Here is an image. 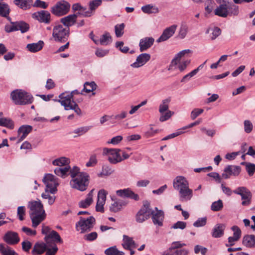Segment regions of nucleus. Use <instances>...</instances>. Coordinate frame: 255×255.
I'll return each mask as SVG.
<instances>
[{"label": "nucleus", "mask_w": 255, "mask_h": 255, "mask_svg": "<svg viewBox=\"0 0 255 255\" xmlns=\"http://www.w3.org/2000/svg\"><path fill=\"white\" fill-rule=\"evenodd\" d=\"M69 174L72 178L70 183L73 188L81 191H84L87 189L89 183L90 177L87 173L81 172L79 167L74 166L70 170Z\"/></svg>", "instance_id": "f257e3e1"}, {"label": "nucleus", "mask_w": 255, "mask_h": 255, "mask_svg": "<svg viewBox=\"0 0 255 255\" xmlns=\"http://www.w3.org/2000/svg\"><path fill=\"white\" fill-rule=\"evenodd\" d=\"M28 207L30 209L29 215L32 227L36 228L46 218V215L43 205L40 201H33L28 203Z\"/></svg>", "instance_id": "f03ea898"}, {"label": "nucleus", "mask_w": 255, "mask_h": 255, "mask_svg": "<svg viewBox=\"0 0 255 255\" xmlns=\"http://www.w3.org/2000/svg\"><path fill=\"white\" fill-rule=\"evenodd\" d=\"M10 98L16 105H25L33 102V97L29 93L22 89H16L10 94Z\"/></svg>", "instance_id": "7ed1b4c3"}, {"label": "nucleus", "mask_w": 255, "mask_h": 255, "mask_svg": "<svg viewBox=\"0 0 255 255\" xmlns=\"http://www.w3.org/2000/svg\"><path fill=\"white\" fill-rule=\"evenodd\" d=\"M59 99L57 100L62 106L64 107L65 110H72L78 115H81V110L78 105L74 101L72 95L69 94V92H65L60 94L59 96Z\"/></svg>", "instance_id": "20e7f679"}, {"label": "nucleus", "mask_w": 255, "mask_h": 255, "mask_svg": "<svg viewBox=\"0 0 255 255\" xmlns=\"http://www.w3.org/2000/svg\"><path fill=\"white\" fill-rule=\"evenodd\" d=\"M95 222V219L93 216L87 219L80 217V220L76 224V230L81 234L89 232L93 229Z\"/></svg>", "instance_id": "39448f33"}, {"label": "nucleus", "mask_w": 255, "mask_h": 255, "mask_svg": "<svg viewBox=\"0 0 255 255\" xmlns=\"http://www.w3.org/2000/svg\"><path fill=\"white\" fill-rule=\"evenodd\" d=\"M69 35V28H64L62 25H56L53 28L52 35L56 41L65 42Z\"/></svg>", "instance_id": "423d86ee"}, {"label": "nucleus", "mask_w": 255, "mask_h": 255, "mask_svg": "<svg viewBox=\"0 0 255 255\" xmlns=\"http://www.w3.org/2000/svg\"><path fill=\"white\" fill-rule=\"evenodd\" d=\"M70 4L64 0L59 1L51 8V12L57 16L66 14L70 8Z\"/></svg>", "instance_id": "0eeeda50"}, {"label": "nucleus", "mask_w": 255, "mask_h": 255, "mask_svg": "<svg viewBox=\"0 0 255 255\" xmlns=\"http://www.w3.org/2000/svg\"><path fill=\"white\" fill-rule=\"evenodd\" d=\"M152 210L150 208V203L145 201L143 203V206L136 213L135 215V221L139 223H142L148 219L151 214Z\"/></svg>", "instance_id": "6e6552de"}, {"label": "nucleus", "mask_w": 255, "mask_h": 255, "mask_svg": "<svg viewBox=\"0 0 255 255\" xmlns=\"http://www.w3.org/2000/svg\"><path fill=\"white\" fill-rule=\"evenodd\" d=\"M121 151L119 148H107L103 149V154L108 156V161L112 164H116L122 161Z\"/></svg>", "instance_id": "1a4fd4ad"}, {"label": "nucleus", "mask_w": 255, "mask_h": 255, "mask_svg": "<svg viewBox=\"0 0 255 255\" xmlns=\"http://www.w3.org/2000/svg\"><path fill=\"white\" fill-rule=\"evenodd\" d=\"M233 192L241 196L243 200L242 205L244 206H247L251 204L252 194L249 189L244 186L239 187L233 191Z\"/></svg>", "instance_id": "9d476101"}, {"label": "nucleus", "mask_w": 255, "mask_h": 255, "mask_svg": "<svg viewBox=\"0 0 255 255\" xmlns=\"http://www.w3.org/2000/svg\"><path fill=\"white\" fill-rule=\"evenodd\" d=\"M43 181L46 185L45 190L54 194L57 191V187L59 185L57 179L51 174H47L43 179Z\"/></svg>", "instance_id": "9b49d317"}, {"label": "nucleus", "mask_w": 255, "mask_h": 255, "mask_svg": "<svg viewBox=\"0 0 255 255\" xmlns=\"http://www.w3.org/2000/svg\"><path fill=\"white\" fill-rule=\"evenodd\" d=\"M241 171V168L239 166L230 165L226 166L224 169V172L222 174L223 178L227 179L231 176H237Z\"/></svg>", "instance_id": "f8f14e48"}, {"label": "nucleus", "mask_w": 255, "mask_h": 255, "mask_svg": "<svg viewBox=\"0 0 255 255\" xmlns=\"http://www.w3.org/2000/svg\"><path fill=\"white\" fill-rule=\"evenodd\" d=\"M32 17L40 22L49 24L51 22V14L47 10H40L32 14Z\"/></svg>", "instance_id": "ddd939ff"}, {"label": "nucleus", "mask_w": 255, "mask_h": 255, "mask_svg": "<svg viewBox=\"0 0 255 255\" xmlns=\"http://www.w3.org/2000/svg\"><path fill=\"white\" fill-rule=\"evenodd\" d=\"M107 194V192L104 189L100 190L99 191L96 206V210L97 212H104V205L105 204Z\"/></svg>", "instance_id": "4468645a"}, {"label": "nucleus", "mask_w": 255, "mask_h": 255, "mask_svg": "<svg viewBox=\"0 0 255 255\" xmlns=\"http://www.w3.org/2000/svg\"><path fill=\"white\" fill-rule=\"evenodd\" d=\"M3 240L8 245H15L19 243L20 238L17 233L8 231L3 236Z\"/></svg>", "instance_id": "2eb2a0df"}, {"label": "nucleus", "mask_w": 255, "mask_h": 255, "mask_svg": "<svg viewBox=\"0 0 255 255\" xmlns=\"http://www.w3.org/2000/svg\"><path fill=\"white\" fill-rule=\"evenodd\" d=\"M189 187V182L183 176H177L173 181V187L178 191Z\"/></svg>", "instance_id": "dca6fc26"}, {"label": "nucleus", "mask_w": 255, "mask_h": 255, "mask_svg": "<svg viewBox=\"0 0 255 255\" xmlns=\"http://www.w3.org/2000/svg\"><path fill=\"white\" fill-rule=\"evenodd\" d=\"M177 28L176 25H172L166 28L163 32L161 35L157 40V42H161L167 40L170 38L175 33Z\"/></svg>", "instance_id": "f3484780"}, {"label": "nucleus", "mask_w": 255, "mask_h": 255, "mask_svg": "<svg viewBox=\"0 0 255 255\" xmlns=\"http://www.w3.org/2000/svg\"><path fill=\"white\" fill-rule=\"evenodd\" d=\"M155 209L156 212L155 213L152 211V213L151 214L152 222L155 225L161 227L163 225L164 217V212L162 210H158L157 207Z\"/></svg>", "instance_id": "a211bd4d"}, {"label": "nucleus", "mask_w": 255, "mask_h": 255, "mask_svg": "<svg viewBox=\"0 0 255 255\" xmlns=\"http://www.w3.org/2000/svg\"><path fill=\"white\" fill-rule=\"evenodd\" d=\"M150 59V55L148 53H142L137 56L136 61L131 64L133 68H138L144 65Z\"/></svg>", "instance_id": "6ab92c4d"}, {"label": "nucleus", "mask_w": 255, "mask_h": 255, "mask_svg": "<svg viewBox=\"0 0 255 255\" xmlns=\"http://www.w3.org/2000/svg\"><path fill=\"white\" fill-rule=\"evenodd\" d=\"M154 41V38L151 37H146L141 39L139 43L140 51H146L153 45Z\"/></svg>", "instance_id": "aec40b11"}, {"label": "nucleus", "mask_w": 255, "mask_h": 255, "mask_svg": "<svg viewBox=\"0 0 255 255\" xmlns=\"http://www.w3.org/2000/svg\"><path fill=\"white\" fill-rule=\"evenodd\" d=\"M178 192L180 200L181 202L188 201L190 200L192 198L193 191L192 189H190L189 187L180 190Z\"/></svg>", "instance_id": "412c9836"}, {"label": "nucleus", "mask_w": 255, "mask_h": 255, "mask_svg": "<svg viewBox=\"0 0 255 255\" xmlns=\"http://www.w3.org/2000/svg\"><path fill=\"white\" fill-rule=\"evenodd\" d=\"M47 249V245L43 242L36 243L31 251L32 255H40L43 254Z\"/></svg>", "instance_id": "4be33fe9"}, {"label": "nucleus", "mask_w": 255, "mask_h": 255, "mask_svg": "<svg viewBox=\"0 0 255 255\" xmlns=\"http://www.w3.org/2000/svg\"><path fill=\"white\" fill-rule=\"evenodd\" d=\"M32 129V127L29 125H23L18 130V134L19 137L18 142L23 140Z\"/></svg>", "instance_id": "5701e85b"}, {"label": "nucleus", "mask_w": 255, "mask_h": 255, "mask_svg": "<svg viewBox=\"0 0 255 255\" xmlns=\"http://www.w3.org/2000/svg\"><path fill=\"white\" fill-rule=\"evenodd\" d=\"M77 18V14H70L61 18L60 22L64 26H67L66 28H69L70 26L73 25L75 23Z\"/></svg>", "instance_id": "b1692460"}, {"label": "nucleus", "mask_w": 255, "mask_h": 255, "mask_svg": "<svg viewBox=\"0 0 255 255\" xmlns=\"http://www.w3.org/2000/svg\"><path fill=\"white\" fill-rule=\"evenodd\" d=\"M228 3L224 2L217 6L215 10V14L222 17L228 16Z\"/></svg>", "instance_id": "393cba45"}, {"label": "nucleus", "mask_w": 255, "mask_h": 255, "mask_svg": "<svg viewBox=\"0 0 255 255\" xmlns=\"http://www.w3.org/2000/svg\"><path fill=\"white\" fill-rule=\"evenodd\" d=\"M225 225L223 224H218L215 225L212 233V237L215 238H220L223 236Z\"/></svg>", "instance_id": "a878e982"}, {"label": "nucleus", "mask_w": 255, "mask_h": 255, "mask_svg": "<svg viewBox=\"0 0 255 255\" xmlns=\"http://www.w3.org/2000/svg\"><path fill=\"white\" fill-rule=\"evenodd\" d=\"M14 3L23 10L30 9L32 5V0H14Z\"/></svg>", "instance_id": "bb28decb"}, {"label": "nucleus", "mask_w": 255, "mask_h": 255, "mask_svg": "<svg viewBox=\"0 0 255 255\" xmlns=\"http://www.w3.org/2000/svg\"><path fill=\"white\" fill-rule=\"evenodd\" d=\"M94 189H92L87 195L85 199L81 200L79 203V206L82 208L88 207L93 202Z\"/></svg>", "instance_id": "cd10ccee"}, {"label": "nucleus", "mask_w": 255, "mask_h": 255, "mask_svg": "<svg viewBox=\"0 0 255 255\" xmlns=\"http://www.w3.org/2000/svg\"><path fill=\"white\" fill-rule=\"evenodd\" d=\"M55 242L62 243V240L58 234V233L55 231H51V232L44 238V241L47 244H48L50 241Z\"/></svg>", "instance_id": "c85d7f7f"}, {"label": "nucleus", "mask_w": 255, "mask_h": 255, "mask_svg": "<svg viewBox=\"0 0 255 255\" xmlns=\"http://www.w3.org/2000/svg\"><path fill=\"white\" fill-rule=\"evenodd\" d=\"M43 46V41L39 40L37 43L28 44L26 46V48L29 51L32 53H35L41 50Z\"/></svg>", "instance_id": "c756f323"}, {"label": "nucleus", "mask_w": 255, "mask_h": 255, "mask_svg": "<svg viewBox=\"0 0 255 255\" xmlns=\"http://www.w3.org/2000/svg\"><path fill=\"white\" fill-rule=\"evenodd\" d=\"M123 242L122 246L126 250H130V248H135L136 247V245L132 238L128 236L124 235Z\"/></svg>", "instance_id": "7c9ffc66"}, {"label": "nucleus", "mask_w": 255, "mask_h": 255, "mask_svg": "<svg viewBox=\"0 0 255 255\" xmlns=\"http://www.w3.org/2000/svg\"><path fill=\"white\" fill-rule=\"evenodd\" d=\"M243 244L248 248H255V235H246L243 239Z\"/></svg>", "instance_id": "2f4dec72"}, {"label": "nucleus", "mask_w": 255, "mask_h": 255, "mask_svg": "<svg viewBox=\"0 0 255 255\" xmlns=\"http://www.w3.org/2000/svg\"><path fill=\"white\" fill-rule=\"evenodd\" d=\"M191 52L192 51L190 49H185L180 51L175 55V58L172 60L171 66L177 65L182 57L186 56Z\"/></svg>", "instance_id": "473e14b6"}, {"label": "nucleus", "mask_w": 255, "mask_h": 255, "mask_svg": "<svg viewBox=\"0 0 255 255\" xmlns=\"http://www.w3.org/2000/svg\"><path fill=\"white\" fill-rule=\"evenodd\" d=\"M188 251L185 249H176L170 248L162 254V255H186Z\"/></svg>", "instance_id": "72a5a7b5"}, {"label": "nucleus", "mask_w": 255, "mask_h": 255, "mask_svg": "<svg viewBox=\"0 0 255 255\" xmlns=\"http://www.w3.org/2000/svg\"><path fill=\"white\" fill-rule=\"evenodd\" d=\"M0 253L2 255H18L10 247L3 244H0Z\"/></svg>", "instance_id": "f704fd0d"}, {"label": "nucleus", "mask_w": 255, "mask_h": 255, "mask_svg": "<svg viewBox=\"0 0 255 255\" xmlns=\"http://www.w3.org/2000/svg\"><path fill=\"white\" fill-rule=\"evenodd\" d=\"M128 116V113L126 111H122L119 114L111 116L112 123H117L120 122L124 119H125Z\"/></svg>", "instance_id": "c9c22d12"}, {"label": "nucleus", "mask_w": 255, "mask_h": 255, "mask_svg": "<svg viewBox=\"0 0 255 255\" xmlns=\"http://www.w3.org/2000/svg\"><path fill=\"white\" fill-rule=\"evenodd\" d=\"M228 16H236L239 13V6L228 2Z\"/></svg>", "instance_id": "e433bc0d"}, {"label": "nucleus", "mask_w": 255, "mask_h": 255, "mask_svg": "<svg viewBox=\"0 0 255 255\" xmlns=\"http://www.w3.org/2000/svg\"><path fill=\"white\" fill-rule=\"evenodd\" d=\"M70 163L69 158L65 157H61L55 159L52 161V164L55 166H63L64 165L68 166L67 165Z\"/></svg>", "instance_id": "4c0bfd02"}, {"label": "nucleus", "mask_w": 255, "mask_h": 255, "mask_svg": "<svg viewBox=\"0 0 255 255\" xmlns=\"http://www.w3.org/2000/svg\"><path fill=\"white\" fill-rule=\"evenodd\" d=\"M141 10L144 13L148 14L157 13L159 12L158 8L151 4H147L142 6Z\"/></svg>", "instance_id": "58836bf2"}, {"label": "nucleus", "mask_w": 255, "mask_h": 255, "mask_svg": "<svg viewBox=\"0 0 255 255\" xmlns=\"http://www.w3.org/2000/svg\"><path fill=\"white\" fill-rule=\"evenodd\" d=\"M16 28L18 30H20L21 33H25L27 32L29 29V24L23 21H19L15 22Z\"/></svg>", "instance_id": "ea45409f"}, {"label": "nucleus", "mask_w": 255, "mask_h": 255, "mask_svg": "<svg viewBox=\"0 0 255 255\" xmlns=\"http://www.w3.org/2000/svg\"><path fill=\"white\" fill-rule=\"evenodd\" d=\"M70 166H66L62 167H57L54 170L55 173L60 177H65L68 172H70Z\"/></svg>", "instance_id": "a19ab883"}, {"label": "nucleus", "mask_w": 255, "mask_h": 255, "mask_svg": "<svg viewBox=\"0 0 255 255\" xmlns=\"http://www.w3.org/2000/svg\"><path fill=\"white\" fill-rule=\"evenodd\" d=\"M126 203L124 202L116 201L110 206V210L113 212H118L121 210L123 206H126Z\"/></svg>", "instance_id": "79ce46f5"}, {"label": "nucleus", "mask_w": 255, "mask_h": 255, "mask_svg": "<svg viewBox=\"0 0 255 255\" xmlns=\"http://www.w3.org/2000/svg\"><path fill=\"white\" fill-rule=\"evenodd\" d=\"M106 255H124V253L118 250L116 246L111 247L105 251Z\"/></svg>", "instance_id": "37998d69"}, {"label": "nucleus", "mask_w": 255, "mask_h": 255, "mask_svg": "<svg viewBox=\"0 0 255 255\" xmlns=\"http://www.w3.org/2000/svg\"><path fill=\"white\" fill-rule=\"evenodd\" d=\"M0 126L5 127L10 129L14 128L13 122L10 119L0 118Z\"/></svg>", "instance_id": "c03bdc74"}, {"label": "nucleus", "mask_w": 255, "mask_h": 255, "mask_svg": "<svg viewBox=\"0 0 255 255\" xmlns=\"http://www.w3.org/2000/svg\"><path fill=\"white\" fill-rule=\"evenodd\" d=\"M101 45H107L112 41V37L109 32H106L102 35L100 39Z\"/></svg>", "instance_id": "a18cd8bd"}, {"label": "nucleus", "mask_w": 255, "mask_h": 255, "mask_svg": "<svg viewBox=\"0 0 255 255\" xmlns=\"http://www.w3.org/2000/svg\"><path fill=\"white\" fill-rule=\"evenodd\" d=\"M170 102L169 98L166 99L162 101L161 104L159 107V112L160 114H162L166 111H168L169 104Z\"/></svg>", "instance_id": "49530a36"}, {"label": "nucleus", "mask_w": 255, "mask_h": 255, "mask_svg": "<svg viewBox=\"0 0 255 255\" xmlns=\"http://www.w3.org/2000/svg\"><path fill=\"white\" fill-rule=\"evenodd\" d=\"M9 8L7 4L0 2V15L7 17L9 15Z\"/></svg>", "instance_id": "de8ad7c7"}, {"label": "nucleus", "mask_w": 255, "mask_h": 255, "mask_svg": "<svg viewBox=\"0 0 255 255\" xmlns=\"http://www.w3.org/2000/svg\"><path fill=\"white\" fill-rule=\"evenodd\" d=\"M49 191H45V192L42 194V197L44 199H47L48 203L50 205L54 204L55 201L56 197L54 195H50Z\"/></svg>", "instance_id": "09e8293b"}, {"label": "nucleus", "mask_w": 255, "mask_h": 255, "mask_svg": "<svg viewBox=\"0 0 255 255\" xmlns=\"http://www.w3.org/2000/svg\"><path fill=\"white\" fill-rule=\"evenodd\" d=\"M223 208V201L219 199L217 201L214 202L211 206V209L213 211L217 212L221 210Z\"/></svg>", "instance_id": "8fccbe9b"}, {"label": "nucleus", "mask_w": 255, "mask_h": 255, "mask_svg": "<svg viewBox=\"0 0 255 255\" xmlns=\"http://www.w3.org/2000/svg\"><path fill=\"white\" fill-rule=\"evenodd\" d=\"M96 86L94 82H86L84 85L83 91L89 93L95 90L96 89Z\"/></svg>", "instance_id": "3c124183"}, {"label": "nucleus", "mask_w": 255, "mask_h": 255, "mask_svg": "<svg viewBox=\"0 0 255 255\" xmlns=\"http://www.w3.org/2000/svg\"><path fill=\"white\" fill-rule=\"evenodd\" d=\"M242 164L246 165V169L250 176H253L255 172V164L250 162H242Z\"/></svg>", "instance_id": "603ef678"}, {"label": "nucleus", "mask_w": 255, "mask_h": 255, "mask_svg": "<svg viewBox=\"0 0 255 255\" xmlns=\"http://www.w3.org/2000/svg\"><path fill=\"white\" fill-rule=\"evenodd\" d=\"M114 172L113 170L108 166H104L102 168L101 173L98 175L99 176H107L112 174Z\"/></svg>", "instance_id": "864d4df0"}, {"label": "nucleus", "mask_w": 255, "mask_h": 255, "mask_svg": "<svg viewBox=\"0 0 255 255\" xmlns=\"http://www.w3.org/2000/svg\"><path fill=\"white\" fill-rule=\"evenodd\" d=\"M124 23L117 24L115 26V34L117 37H121L124 34V29L125 28Z\"/></svg>", "instance_id": "5fc2aeb1"}, {"label": "nucleus", "mask_w": 255, "mask_h": 255, "mask_svg": "<svg viewBox=\"0 0 255 255\" xmlns=\"http://www.w3.org/2000/svg\"><path fill=\"white\" fill-rule=\"evenodd\" d=\"M102 3V0H94L89 2V9L94 14L96 9Z\"/></svg>", "instance_id": "6e6d98bb"}, {"label": "nucleus", "mask_w": 255, "mask_h": 255, "mask_svg": "<svg viewBox=\"0 0 255 255\" xmlns=\"http://www.w3.org/2000/svg\"><path fill=\"white\" fill-rule=\"evenodd\" d=\"M77 14L86 17H90L93 15L91 10H90L89 8H87V7L83 6L82 7V8L81 9L80 12H78Z\"/></svg>", "instance_id": "4d7b16f0"}, {"label": "nucleus", "mask_w": 255, "mask_h": 255, "mask_svg": "<svg viewBox=\"0 0 255 255\" xmlns=\"http://www.w3.org/2000/svg\"><path fill=\"white\" fill-rule=\"evenodd\" d=\"M90 129V127H82L75 129L73 132L78 134L77 136H80L86 133Z\"/></svg>", "instance_id": "13d9d810"}, {"label": "nucleus", "mask_w": 255, "mask_h": 255, "mask_svg": "<svg viewBox=\"0 0 255 255\" xmlns=\"http://www.w3.org/2000/svg\"><path fill=\"white\" fill-rule=\"evenodd\" d=\"M190 62H191L190 60H183L181 62L179 61L177 64L178 68L179 70L181 72L183 71L184 70L186 69V68H187L188 65H189V64L190 63Z\"/></svg>", "instance_id": "bf43d9fd"}, {"label": "nucleus", "mask_w": 255, "mask_h": 255, "mask_svg": "<svg viewBox=\"0 0 255 255\" xmlns=\"http://www.w3.org/2000/svg\"><path fill=\"white\" fill-rule=\"evenodd\" d=\"M188 32V27L186 25H182L178 34V37L181 39L185 37Z\"/></svg>", "instance_id": "052dcab7"}, {"label": "nucleus", "mask_w": 255, "mask_h": 255, "mask_svg": "<svg viewBox=\"0 0 255 255\" xmlns=\"http://www.w3.org/2000/svg\"><path fill=\"white\" fill-rule=\"evenodd\" d=\"M21 246L24 252L28 253L32 247V243L29 241L25 240L21 243Z\"/></svg>", "instance_id": "680f3d73"}, {"label": "nucleus", "mask_w": 255, "mask_h": 255, "mask_svg": "<svg viewBox=\"0 0 255 255\" xmlns=\"http://www.w3.org/2000/svg\"><path fill=\"white\" fill-rule=\"evenodd\" d=\"M244 130L246 133H249L252 131L253 126L251 121L249 120H245L244 122Z\"/></svg>", "instance_id": "e2e57ef3"}, {"label": "nucleus", "mask_w": 255, "mask_h": 255, "mask_svg": "<svg viewBox=\"0 0 255 255\" xmlns=\"http://www.w3.org/2000/svg\"><path fill=\"white\" fill-rule=\"evenodd\" d=\"M32 6L33 7H40L45 9L48 7V4L46 2L41 0H36Z\"/></svg>", "instance_id": "0e129e2a"}, {"label": "nucleus", "mask_w": 255, "mask_h": 255, "mask_svg": "<svg viewBox=\"0 0 255 255\" xmlns=\"http://www.w3.org/2000/svg\"><path fill=\"white\" fill-rule=\"evenodd\" d=\"M212 33L211 38L212 40L215 39L218 36H219L221 33V30L218 27H214L211 29Z\"/></svg>", "instance_id": "69168bd1"}, {"label": "nucleus", "mask_w": 255, "mask_h": 255, "mask_svg": "<svg viewBox=\"0 0 255 255\" xmlns=\"http://www.w3.org/2000/svg\"><path fill=\"white\" fill-rule=\"evenodd\" d=\"M207 223V218L206 217L199 218L194 223L193 226L195 227H200L204 226Z\"/></svg>", "instance_id": "338daca9"}, {"label": "nucleus", "mask_w": 255, "mask_h": 255, "mask_svg": "<svg viewBox=\"0 0 255 255\" xmlns=\"http://www.w3.org/2000/svg\"><path fill=\"white\" fill-rule=\"evenodd\" d=\"M98 234L96 232L85 235L84 236V239L88 241H93L97 238Z\"/></svg>", "instance_id": "774afa93"}]
</instances>
